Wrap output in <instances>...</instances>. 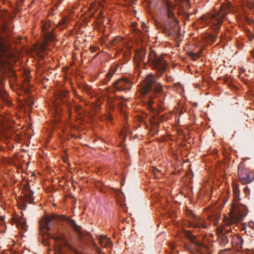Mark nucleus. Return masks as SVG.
<instances>
[{"instance_id":"obj_35","label":"nucleus","mask_w":254,"mask_h":254,"mask_svg":"<svg viewBox=\"0 0 254 254\" xmlns=\"http://www.w3.org/2000/svg\"><path fill=\"white\" fill-rule=\"evenodd\" d=\"M192 105H193V106H194V107H197V103H195V102L193 103H192Z\"/></svg>"},{"instance_id":"obj_3","label":"nucleus","mask_w":254,"mask_h":254,"mask_svg":"<svg viewBox=\"0 0 254 254\" xmlns=\"http://www.w3.org/2000/svg\"><path fill=\"white\" fill-rule=\"evenodd\" d=\"M240 191L238 188L234 189V202H233L231 210L228 216H224V222L226 225H229L234 222H240L243 220L248 214L247 207L239 203Z\"/></svg>"},{"instance_id":"obj_5","label":"nucleus","mask_w":254,"mask_h":254,"mask_svg":"<svg viewBox=\"0 0 254 254\" xmlns=\"http://www.w3.org/2000/svg\"><path fill=\"white\" fill-rule=\"evenodd\" d=\"M224 218H223V224L221 225L216 228V233L218 238V243L219 245L222 247L225 246L229 242L228 237L231 236L232 234H230L231 231V226L238 222H234L229 225L225 224Z\"/></svg>"},{"instance_id":"obj_2","label":"nucleus","mask_w":254,"mask_h":254,"mask_svg":"<svg viewBox=\"0 0 254 254\" xmlns=\"http://www.w3.org/2000/svg\"><path fill=\"white\" fill-rule=\"evenodd\" d=\"M231 5L227 3L221 5L219 11L211 14L206 18V21L211 25L210 27L214 31V34H208L204 38L206 44H212L216 41L219 29L220 28L223 22V19L226 14L230 11Z\"/></svg>"},{"instance_id":"obj_23","label":"nucleus","mask_w":254,"mask_h":254,"mask_svg":"<svg viewBox=\"0 0 254 254\" xmlns=\"http://www.w3.org/2000/svg\"><path fill=\"white\" fill-rule=\"evenodd\" d=\"M189 56L193 60H196L199 57V55L198 54L191 52L189 53Z\"/></svg>"},{"instance_id":"obj_19","label":"nucleus","mask_w":254,"mask_h":254,"mask_svg":"<svg viewBox=\"0 0 254 254\" xmlns=\"http://www.w3.org/2000/svg\"><path fill=\"white\" fill-rule=\"evenodd\" d=\"M145 55L146 51L143 49L138 50L136 52V57L139 60L140 62H144Z\"/></svg>"},{"instance_id":"obj_18","label":"nucleus","mask_w":254,"mask_h":254,"mask_svg":"<svg viewBox=\"0 0 254 254\" xmlns=\"http://www.w3.org/2000/svg\"><path fill=\"white\" fill-rule=\"evenodd\" d=\"M116 70L117 68L116 67H112L110 69V71L106 74V79L103 81L104 84H106L110 81Z\"/></svg>"},{"instance_id":"obj_11","label":"nucleus","mask_w":254,"mask_h":254,"mask_svg":"<svg viewBox=\"0 0 254 254\" xmlns=\"http://www.w3.org/2000/svg\"><path fill=\"white\" fill-rule=\"evenodd\" d=\"M189 225L196 229H206L207 228L206 223L201 217L194 214L192 211H188Z\"/></svg>"},{"instance_id":"obj_39","label":"nucleus","mask_w":254,"mask_h":254,"mask_svg":"<svg viewBox=\"0 0 254 254\" xmlns=\"http://www.w3.org/2000/svg\"><path fill=\"white\" fill-rule=\"evenodd\" d=\"M79 97H80V100H81V99H82L81 98V96H79Z\"/></svg>"},{"instance_id":"obj_21","label":"nucleus","mask_w":254,"mask_h":254,"mask_svg":"<svg viewBox=\"0 0 254 254\" xmlns=\"http://www.w3.org/2000/svg\"><path fill=\"white\" fill-rule=\"evenodd\" d=\"M99 99H96L94 101H88V103H89L92 108H94L97 110L99 109L100 107L99 100L97 101Z\"/></svg>"},{"instance_id":"obj_9","label":"nucleus","mask_w":254,"mask_h":254,"mask_svg":"<svg viewBox=\"0 0 254 254\" xmlns=\"http://www.w3.org/2000/svg\"><path fill=\"white\" fill-rule=\"evenodd\" d=\"M53 238L56 242L60 243L61 248H66L73 252L75 254H79L78 252L70 245L67 236L60 230H57Z\"/></svg>"},{"instance_id":"obj_13","label":"nucleus","mask_w":254,"mask_h":254,"mask_svg":"<svg viewBox=\"0 0 254 254\" xmlns=\"http://www.w3.org/2000/svg\"><path fill=\"white\" fill-rule=\"evenodd\" d=\"M100 244L103 247H112L113 246L112 243L110 239L105 236H100L99 238Z\"/></svg>"},{"instance_id":"obj_20","label":"nucleus","mask_w":254,"mask_h":254,"mask_svg":"<svg viewBox=\"0 0 254 254\" xmlns=\"http://www.w3.org/2000/svg\"><path fill=\"white\" fill-rule=\"evenodd\" d=\"M208 218L210 219L211 221H212L213 225L216 226L218 223L219 219L220 218V215L219 213H212V215L209 216Z\"/></svg>"},{"instance_id":"obj_14","label":"nucleus","mask_w":254,"mask_h":254,"mask_svg":"<svg viewBox=\"0 0 254 254\" xmlns=\"http://www.w3.org/2000/svg\"><path fill=\"white\" fill-rule=\"evenodd\" d=\"M232 243L233 246L237 247L238 248H242L243 240L239 236L234 235L232 237Z\"/></svg>"},{"instance_id":"obj_32","label":"nucleus","mask_w":254,"mask_h":254,"mask_svg":"<svg viewBox=\"0 0 254 254\" xmlns=\"http://www.w3.org/2000/svg\"><path fill=\"white\" fill-rule=\"evenodd\" d=\"M244 190L246 194H250V191L247 186L245 187V188L244 189Z\"/></svg>"},{"instance_id":"obj_28","label":"nucleus","mask_w":254,"mask_h":254,"mask_svg":"<svg viewBox=\"0 0 254 254\" xmlns=\"http://www.w3.org/2000/svg\"><path fill=\"white\" fill-rule=\"evenodd\" d=\"M2 135H5V130L3 128L2 126H1L0 124V137L2 136Z\"/></svg>"},{"instance_id":"obj_27","label":"nucleus","mask_w":254,"mask_h":254,"mask_svg":"<svg viewBox=\"0 0 254 254\" xmlns=\"http://www.w3.org/2000/svg\"><path fill=\"white\" fill-rule=\"evenodd\" d=\"M25 104L27 105V106L29 108H31L32 106L34 105V103L33 101L31 99H25Z\"/></svg>"},{"instance_id":"obj_8","label":"nucleus","mask_w":254,"mask_h":254,"mask_svg":"<svg viewBox=\"0 0 254 254\" xmlns=\"http://www.w3.org/2000/svg\"><path fill=\"white\" fill-rule=\"evenodd\" d=\"M155 81V77L153 75H149L145 78L144 83L142 86V92L144 94H147L151 90H153L155 93H164L162 86L160 83H156L154 86L152 87Z\"/></svg>"},{"instance_id":"obj_26","label":"nucleus","mask_w":254,"mask_h":254,"mask_svg":"<svg viewBox=\"0 0 254 254\" xmlns=\"http://www.w3.org/2000/svg\"><path fill=\"white\" fill-rule=\"evenodd\" d=\"M231 254V250L230 249H226L220 250L219 253V254Z\"/></svg>"},{"instance_id":"obj_7","label":"nucleus","mask_w":254,"mask_h":254,"mask_svg":"<svg viewBox=\"0 0 254 254\" xmlns=\"http://www.w3.org/2000/svg\"><path fill=\"white\" fill-rule=\"evenodd\" d=\"M152 68L160 73H163L166 69L167 63L162 57H157L153 51H151L148 56V61Z\"/></svg>"},{"instance_id":"obj_22","label":"nucleus","mask_w":254,"mask_h":254,"mask_svg":"<svg viewBox=\"0 0 254 254\" xmlns=\"http://www.w3.org/2000/svg\"><path fill=\"white\" fill-rule=\"evenodd\" d=\"M15 222L16 223V224L18 226H20L21 227V229H25V227H26V222L25 220H16L15 221Z\"/></svg>"},{"instance_id":"obj_10","label":"nucleus","mask_w":254,"mask_h":254,"mask_svg":"<svg viewBox=\"0 0 254 254\" xmlns=\"http://www.w3.org/2000/svg\"><path fill=\"white\" fill-rule=\"evenodd\" d=\"M238 175L240 182L242 184H250L254 180L253 173L245 168L242 164L238 167Z\"/></svg>"},{"instance_id":"obj_31","label":"nucleus","mask_w":254,"mask_h":254,"mask_svg":"<svg viewBox=\"0 0 254 254\" xmlns=\"http://www.w3.org/2000/svg\"><path fill=\"white\" fill-rule=\"evenodd\" d=\"M248 226L250 228L254 229V222L252 221L249 222L248 224Z\"/></svg>"},{"instance_id":"obj_30","label":"nucleus","mask_w":254,"mask_h":254,"mask_svg":"<svg viewBox=\"0 0 254 254\" xmlns=\"http://www.w3.org/2000/svg\"><path fill=\"white\" fill-rule=\"evenodd\" d=\"M3 20L2 22H3V25H3V30L4 31H6L7 30L8 26H7V25L5 23V19H4V18H3V20Z\"/></svg>"},{"instance_id":"obj_33","label":"nucleus","mask_w":254,"mask_h":254,"mask_svg":"<svg viewBox=\"0 0 254 254\" xmlns=\"http://www.w3.org/2000/svg\"><path fill=\"white\" fill-rule=\"evenodd\" d=\"M2 224L5 225L4 218L0 216V225H2Z\"/></svg>"},{"instance_id":"obj_15","label":"nucleus","mask_w":254,"mask_h":254,"mask_svg":"<svg viewBox=\"0 0 254 254\" xmlns=\"http://www.w3.org/2000/svg\"><path fill=\"white\" fill-rule=\"evenodd\" d=\"M123 44L124 42L123 40V38L120 36L115 38L111 41V45L112 46L117 47V48H119L120 49H122L120 47Z\"/></svg>"},{"instance_id":"obj_36","label":"nucleus","mask_w":254,"mask_h":254,"mask_svg":"<svg viewBox=\"0 0 254 254\" xmlns=\"http://www.w3.org/2000/svg\"><path fill=\"white\" fill-rule=\"evenodd\" d=\"M167 80L168 81H170L171 80V77H167Z\"/></svg>"},{"instance_id":"obj_29","label":"nucleus","mask_w":254,"mask_h":254,"mask_svg":"<svg viewBox=\"0 0 254 254\" xmlns=\"http://www.w3.org/2000/svg\"><path fill=\"white\" fill-rule=\"evenodd\" d=\"M93 247L95 249V250H96L97 252L99 254H101V249L97 246V245L93 242Z\"/></svg>"},{"instance_id":"obj_37","label":"nucleus","mask_w":254,"mask_h":254,"mask_svg":"<svg viewBox=\"0 0 254 254\" xmlns=\"http://www.w3.org/2000/svg\"><path fill=\"white\" fill-rule=\"evenodd\" d=\"M23 210H24V209H25V207H26V204H23Z\"/></svg>"},{"instance_id":"obj_1","label":"nucleus","mask_w":254,"mask_h":254,"mask_svg":"<svg viewBox=\"0 0 254 254\" xmlns=\"http://www.w3.org/2000/svg\"><path fill=\"white\" fill-rule=\"evenodd\" d=\"M64 220L67 222L76 232L80 240H83L87 239L90 241L92 239V236L87 232H84L81 230V227L78 226L74 220L71 218L66 217L64 215H58L57 214H52L49 217L45 216L40 221V228L41 230H46L50 231L52 229L51 222L53 221H62Z\"/></svg>"},{"instance_id":"obj_38","label":"nucleus","mask_w":254,"mask_h":254,"mask_svg":"<svg viewBox=\"0 0 254 254\" xmlns=\"http://www.w3.org/2000/svg\"><path fill=\"white\" fill-rule=\"evenodd\" d=\"M244 81L246 83V84H247V81L245 79Z\"/></svg>"},{"instance_id":"obj_4","label":"nucleus","mask_w":254,"mask_h":254,"mask_svg":"<svg viewBox=\"0 0 254 254\" xmlns=\"http://www.w3.org/2000/svg\"><path fill=\"white\" fill-rule=\"evenodd\" d=\"M166 7L169 19L164 24H157V28L161 29L163 33L168 35H177L179 33L180 27L178 21L174 15V12L172 11L174 6L169 2H167Z\"/></svg>"},{"instance_id":"obj_25","label":"nucleus","mask_w":254,"mask_h":254,"mask_svg":"<svg viewBox=\"0 0 254 254\" xmlns=\"http://www.w3.org/2000/svg\"><path fill=\"white\" fill-rule=\"evenodd\" d=\"M6 75V72L5 69L3 68L2 65H1V67L0 68V76L1 77L4 78Z\"/></svg>"},{"instance_id":"obj_17","label":"nucleus","mask_w":254,"mask_h":254,"mask_svg":"<svg viewBox=\"0 0 254 254\" xmlns=\"http://www.w3.org/2000/svg\"><path fill=\"white\" fill-rule=\"evenodd\" d=\"M6 40L3 37V36L0 35V54L4 53L6 46Z\"/></svg>"},{"instance_id":"obj_16","label":"nucleus","mask_w":254,"mask_h":254,"mask_svg":"<svg viewBox=\"0 0 254 254\" xmlns=\"http://www.w3.org/2000/svg\"><path fill=\"white\" fill-rule=\"evenodd\" d=\"M33 191H32L29 188H27L25 190V195L26 201H28L29 203L33 202L34 198L33 197Z\"/></svg>"},{"instance_id":"obj_6","label":"nucleus","mask_w":254,"mask_h":254,"mask_svg":"<svg viewBox=\"0 0 254 254\" xmlns=\"http://www.w3.org/2000/svg\"><path fill=\"white\" fill-rule=\"evenodd\" d=\"M55 28V27L51 25L50 22H46L43 24L42 29L45 41L40 46V49L42 51L46 50L48 42H54L56 39V36L54 33Z\"/></svg>"},{"instance_id":"obj_34","label":"nucleus","mask_w":254,"mask_h":254,"mask_svg":"<svg viewBox=\"0 0 254 254\" xmlns=\"http://www.w3.org/2000/svg\"><path fill=\"white\" fill-rule=\"evenodd\" d=\"M153 103V102L152 101V99H150L148 101V106L150 107L152 105Z\"/></svg>"},{"instance_id":"obj_12","label":"nucleus","mask_w":254,"mask_h":254,"mask_svg":"<svg viewBox=\"0 0 254 254\" xmlns=\"http://www.w3.org/2000/svg\"><path fill=\"white\" fill-rule=\"evenodd\" d=\"M132 83L127 78H124L117 80L113 84L111 90L114 93L116 91H123L129 90Z\"/></svg>"},{"instance_id":"obj_24","label":"nucleus","mask_w":254,"mask_h":254,"mask_svg":"<svg viewBox=\"0 0 254 254\" xmlns=\"http://www.w3.org/2000/svg\"><path fill=\"white\" fill-rule=\"evenodd\" d=\"M246 5L250 8H252L254 7V0H245Z\"/></svg>"}]
</instances>
